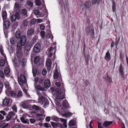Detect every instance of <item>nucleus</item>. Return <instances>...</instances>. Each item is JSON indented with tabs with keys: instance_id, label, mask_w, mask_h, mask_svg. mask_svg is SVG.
Listing matches in <instances>:
<instances>
[{
	"instance_id": "obj_41",
	"label": "nucleus",
	"mask_w": 128,
	"mask_h": 128,
	"mask_svg": "<svg viewBox=\"0 0 128 128\" xmlns=\"http://www.w3.org/2000/svg\"><path fill=\"white\" fill-rule=\"evenodd\" d=\"M51 124L52 125L53 127H57L58 126V124H57V123L54 122H51Z\"/></svg>"
},
{
	"instance_id": "obj_10",
	"label": "nucleus",
	"mask_w": 128,
	"mask_h": 128,
	"mask_svg": "<svg viewBox=\"0 0 128 128\" xmlns=\"http://www.w3.org/2000/svg\"><path fill=\"white\" fill-rule=\"evenodd\" d=\"M26 36L25 35H24L21 36L20 38V40L18 42H20L22 44V45L24 46L26 41Z\"/></svg>"
},
{
	"instance_id": "obj_15",
	"label": "nucleus",
	"mask_w": 128,
	"mask_h": 128,
	"mask_svg": "<svg viewBox=\"0 0 128 128\" xmlns=\"http://www.w3.org/2000/svg\"><path fill=\"white\" fill-rule=\"evenodd\" d=\"M34 13L35 15H38V16L39 17H43L44 16V14L42 12H41L40 13L39 11L37 10H34Z\"/></svg>"
},
{
	"instance_id": "obj_61",
	"label": "nucleus",
	"mask_w": 128,
	"mask_h": 128,
	"mask_svg": "<svg viewBox=\"0 0 128 128\" xmlns=\"http://www.w3.org/2000/svg\"><path fill=\"white\" fill-rule=\"evenodd\" d=\"M0 113L2 114L4 116L6 115V113L4 110H1L0 111Z\"/></svg>"
},
{
	"instance_id": "obj_5",
	"label": "nucleus",
	"mask_w": 128,
	"mask_h": 128,
	"mask_svg": "<svg viewBox=\"0 0 128 128\" xmlns=\"http://www.w3.org/2000/svg\"><path fill=\"white\" fill-rule=\"evenodd\" d=\"M56 52V47H54V48H53L51 46L48 49L47 52V54L48 57L51 58L53 54H55Z\"/></svg>"
},
{
	"instance_id": "obj_35",
	"label": "nucleus",
	"mask_w": 128,
	"mask_h": 128,
	"mask_svg": "<svg viewBox=\"0 0 128 128\" xmlns=\"http://www.w3.org/2000/svg\"><path fill=\"white\" fill-rule=\"evenodd\" d=\"M123 67L121 64L120 65V66L119 68V71L120 74L122 75H123Z\"/></svg>"
},
{
	"instance_id": "obj_47",
	"label": "nucleus",
	"mask_w": 128,
	"mask_h": 128,
	"mask_svg": "<svg viewBox=\"0 0 128 128\" xmlns=\"http://www.w3.org/2000/svg\"><path fill=\"white\" fill-rule=\"evenodd\" d=\"M36 22V20L34 18L31 20L30 23L31 24H35Z\"/></svg>"
},
{
	"instance_id": "obj_1",
	"label": "nucleus",
	"mask_w": 128,
	"mask_h": 128,
	"mask_svg": "<svg viewBox=\"0 0 128 128\" xmlns=\"http://www.w3.org/2000/svg\"><path fill=\"white\" fill-rule=\"evenodd\" d=\"M55 92V95L56 96V99L62 100L64 98V96L62 94V91L60 89H57Z\"/></svg>"
},
{
	"instance_id": "obj_18",
	"label": "nucleus",
	"mask_w": 128,
	"mask_h": 128,
	"mask_svg": "<svg viewBox=\"0 0 128 128\" xmlns=\"http://www.w3.org/2000/svg\"><path fill=\"white\" fill-rule=\"evenodd\" d=\"M104 58L108 62H109L110 60L111 55L109 52V50L106 53Z\"/></svg>"
},
{
	"instance_id": "obj_54",
	"label": "nucleus",
	"mask_w": 128,
	"mask_h": 128,
	"mask_svg": "<svg viewBox=\"0 0 128 128\" xmlns=\"http://www.w3.org/2000/svg\"><path fill=\"white\" fill-rule=\"evenodd\" d=\"M29 121L31 124H33L36 122L35 119L32 118H30L29 120Z\"/></svg>"
},
{
	"instance_id": "obj_17",
	"label": "nucleus",
	"mask_w": 128,
	"mask_h": 128,
	"mask_svg": "<svg viewBox=\"0 0 128 128\" xmlns=\"http://www.w3.org/2000/svg\"><path fill=\"white\" fill-rule=\"evenodd\" d=\"M50 86V81L48 79L44 80V86L45 88H48Z\"/></svg>"
},
{
	"instance_id": "obj_43",
	"label": "nucleus",
	"mask_w": 128,
	"mask_h": 128,
	"mask_svg": "<svg viewBox=\"0 0 128 128\" xmlns=\"http://www.w3.org/2000/svg\"><path fill=\"white\" fill-rule=\"evenodd\" d=\"M44 80V77H41L39 79H38L39 83L40 84H41V83H42Z\"/></svg>"
},
{
	"instance_id": "obj_19",
	"label": "nucleus",
	"mask_w": 128,
	"mask_h": 128,
	"mask_svg": "<svg viewBox=\"0 0 128 128\" xmlns=\"http://www.w3.org/2000/svg\"><path fill=\"white\" fill-rule=\"evenodd\" d=\"M34 33V30L32 28L28 29L27 32V35L28 36H30L33 35Z\"/></svg>"
},
{
	"instance_id": "obj_27",
	"label": "nucleus",
	"mask_w": 128,
	"mask_h": 128,
	"mask_svg": "<svg viewBox=\"0 0 128 128\" xmlns=\"http://www.w3.org/2000/svg\"><path fill=\"white\" fill-rule=\"evenodd\" d=\"M75 124V121L73 120H72L70 121L68 123V125L70 126H74Z\"/></svg>"
},
{
	"instance_id": "obj_21",
	"label": "nucleus",
	"mask_w": 128,
	"mask_h": 128,
	"mask_svg": "<svg viewBox=\"0 0 128 128\" xmlns=\"http://www.w3.org/2000/svg\"><path fill=\"white\" fill-rule=\"evenodd\" d=\"M15 36L17 39H20V33L19 30H17L15 33Z\"/></svg>"
},
{
	"instance_id": "obj_55",
	"label": "nucleus",
	"mask_w": 128,
	"mask_h": 128,
	"mask_svg": "<svg viewBox=\"0 0 128 128\" xmlns=\"http://www.w3.org/2000/svg\"><path fill=\"white\" fill-rule=\"evenodd\" d=\"M91 32L92 34V37L93 38L94 37V29H92L91 30Z\"/></svg>"
},
{
	"instance_id": "obj_4",
	"label": "nucleus",
	"mask_w": 128,
	"mask_h": 128,
	"mask_svg": "<svg viewBox=\"0 0 128 128\" xmlns=\"http://www.w3.org/2000/svg\"><path fill=\"white\" fill-rule=\"evenodd\" d=\"M37 94L39 98L38 99V102L40 103L41 104H43L44 102L45 101V98L41 94L40 92L38 91L37 92Z\"/></svg>"
},
{
	"instance_id": "obj_56",
	"label": "nucleus",
	"mask_w": 128,
	"mask_h": 128,
	"mask_svg": "<svg viewBox=\"0 0 128 128\" xmlns=\"http://www.w3.org/2000/svg\"><path fill=\"white\" fill-rule=\"evenodd\" d=\"M50 35L48 34H47L46 35L45 38H44L45 39H47L50 38Z\"/></svg>"
},
{
	"instance_id": "obj_8",
	"label": "nucleus",
	"mask_w": 128,
	"mask_h": 128,
	"mask_svg": "<svg viewBox=\"0 0 128 128\" xmlns=\"http://www.w3.org/2000/svg\"><path fill=\"white\" fill-rule=\"evenodd\" d=\"M15 115V114L13 112H10L6 116V118L5 120L6 121H9L12 120Z\"/></svg>"
},
{
	"instance_id": "obj_24",
	"label": "nucleus",
	"mask_w": 128,
	"mask_h": 128,
	"mask_svg": "<svg viewBox=\"0 0 128 128\" xmlns=\"http://www.w3.org/2000/svg\"><path fill=\"white\" fill-rule=\"evenodd\" d=\"M21 105L23 108L27 109L29 106V104H28L26 101L22 103Z\"/></svg>"
},
{
	"instance_id": "obj_51",
	"label": "nucleus",
	"mask_w": 128,
	"mask_h": 128,
	"mask_svg": "<svg viewBox=\"0 0 128 128\" xmlns=\"http://www.w3.org/2000/svg\"><path fill=\"white\" fill-rule=\"evenodd\" d=\"M47 73L46 70V69H44L42 70V74L44 76Z\"/></svg>"
},
{
	"instance_id": "obj_59",
	"label": "nucleus",
	"mask_w": 128,
	"mask_h": 128,
	"mask_svg": "<svg viewBox=\"0 0 128 128\" xmlns=\"http://www.w3.org/2000/svg\"><path fill=\"white\" fill-rule=\"evenodd\" d=\"M112 10L113 12H114L116 10V5H112Z\"/></svg>"
},
{
	"instance_id": "obj_2",
	"label": "nucleus",
	"mask_w": 128,
	"mask_h": 128,
	"mask_svg": "<svg viewBox=\"0 0 128 128\" xmlns=\"http://www.w3.org/2000/svg\"><path fill=\"white\" fill-rule=\"evenodd\" d=\"M18 80L19 84L22 86L24 84H26V78L23 74H21L20 76L18 77Z\"/></svg>"
},
{
	"instance_id": "obj_20",
	"label": "nucleus",
	"mask_w": 128,
	"mask_h": 128,
	"mask_svg": "<svg viewBox=\"0 0 128 128\" xmlns=\"http://www.w3.org/2000/svg\"><path fill=\"white\" fill-rule=\"evenodd\" d=\"M2 15L3 20H5L7 17V14L6 11L2 10Z\"/></svg>"
},
{
	"instance_id": "obj_25",
	"label": "nucleus",
	"mask_w": 128,
	"mask_h": 128,
	"mask_svg": "<svg viewBox=\"0 0 128 128\" xmlns=\"http://www.w3.org/2000/svg\"><path fill=\"white\" fill-rule=\"evenodd\" d=\"M59 74L57 70H55L53 76L55 79H57L59 77Z\"/></svg>"
},
{
	"instance_id": "obj_13",
	"label": "nucleus",
	"mask_w": 128,
	"mask_h": 128,
	"mask_svg": "<svg viewBox=\"0 0 128 128\" xmlns=\"http://www.w3.org/2000/svg\"><path fill=\"white\" fill-rule=\"evenodd\" d=\"M10 90H8L6 91V94H8L9 96L14 97L16 98V93L14 91H10Z\"/></svg>"
},
{
	"instance_id": "obj_38",
	"label": "nucleus",
	"mask_w": 128,
	"mask_h": 128,
	"mask_svg": "<svg viewBox=\"0 0 128 128\" xmlns=\"http://www.w3.org/2000/svg\"><path fill=\"white\" fill-rule=\"evenodd\" d=\"M27 4L29 8H31L32 6L33 3L30 1H28L27 2Z\"/></svg>"
},
{
	"instance_id": "obj_33",
	"label": "nucleus",
	"mask_w": 128,
	"mask_h": 128,
	"mask_svg": "<svg viewBox=\"0 0 128 128\" xmlns=\"http://www.w3.org/2000/svg\"><path fill=\"white\" fill-rule=\"evenodd\" d=\"M46 66L48 67H50L51 66V60L50 59L48 60L46 62Z\"/></svg>"
},
{
	"instance_id": "obj_32",
	"label": "nucleus",
	"mask_w": 128,
	"mask_h": 128,
	"mask_svg": "<svg viewBox=\"0 0 128 128\" xmlns=\"http://www.w3.org/2000/svg\"><path fill=\"white\" fill-rule=\"evenodd\" d=\"M27 10L25 9H23L22 10V14L26 16V17L28 16L27 15Z\"/></svg>"
},
{
	"instance_id": "obj_9",
	"label": "nucleus",
	"mask_w": 128,
	"mask_h": 128,
	"mask_svg": "<svg viewBox=\"0 0 128 128\" xmlns=\"http://www.w3.org/2000/svg\"><path fill=\"white\" fill-rule=\"evenodd\" d=\"M41 49L40 45L39 44H36L34 46L33 50L36 53H38L40 52Z\"/></svg>"
},
{
	"instance_id": "obj_3",
	"label": "nucleus",
	"mask_w": 128,
	"mask_h": 128,
	"mask_svg": "<svg viewBox=\"0 0 128 128\" xmlns=\"http://www.w3.org/2000/svg\"><path fill=\"white\" fill-rule=\"evenodd\" d=\"M20 14L16 12L15 14L12 15L10 18L11 21L12 22H14L16 20H19L20 18Z\"/></svg>"
},
{
	"instance_id": "obj_6",
	"label": "nucleus",
	"mask_w": 128,
	"mask_h": 128,
	"mask_svg": "<svg viewBox=\"0 0 128 128\" xmlns=\"http://www.w3.org/2000/svg\"><path fill=\"white\" fill-rule=\"evenodd\" d=\"M21 7V4L18 2H16L14 5V10L16 12L20 14V9Z\"/></svg>"
},
{
	"instance_id": "obj_57",
	"label": "nucleus",
	"mask_w": 128,
	"mask_h": 128,
	"mask_svg": "<svg viewBox=\"0 0 128 128\" xmlns=\"http://www.w3.org/2000/svg\"><path fill=\"white\" fill-rule=\"evenodd\" d=\"M32 72L34 76H35L36 75V70L34 69H33L32 70Z\"/></svg>"
},
{
	"instance_id": "obj_29",
	"label": "nucleus",
	"mask_w": 128,
	"mask_h": 128,
	"mask_svg": "<svg viewBox=\"0 0 128 128\" xmlns=\"http://www.w3.org/2000/svg\"><path fill=\"white\" fill-rule=\"evenodd\" d=\"M4 72L6 75H9L10 74V70L8 68H6L4 70Z\"/></svg>"
},
{
	"instance_id": "obj_62",
	"label": "nucleus",
	"mask_w": 128,
	"mask_h": 128,
	"mask_svg": "<svg viewBox=\"0 0 128 128\" xmlns=\"http://www.w3.org/2000/svg\"><path fill=\"white\" fill-rule=\"evenodd\" d=\"M38 78H34V85L35 84H36V83L38 82Z\"/></svg>"
},
{
	"instance_id": "obj_14",
	"label": "nucleus",
	"mask_w": 128,
	"mask_h": 128,
	"mask_svg": "<svg viewBox=\"0 0 128 128\" xmlns=\"http://www.w3.org/2000/svg\"><path fill=\"white\" fill-rule=\"evenodd\" d=\"M3 80L4 83L5 87L6 88V91H7L8 90H10L11 88L8 82L5 79H3Z\"/></svg>"
},
{
	"instance_id": "obj_26",
	"label": "nucleus",
	"mask_w": 128,
	"mask_h": 128,
	"mask_svg": "<svg viewBox=\"0 0 128 128\" xmlns=\"http://www.w3.org/2000/svg\"><path fill=\"white\" fill-rule=\"evenodd\" d=\"M112 123V121H106L104 122L103 124V126L105 127H106L110 125Z\"/></svg>"
},
{
	"instance_id": "obj_48",
	"label": "nucleus",
	"mask_w": 128,
	"mask_h": 128,
	"mask_svg": "<svg viewBox=\"0 0 128 128\" xmlns=\"http://www.w3.org/2000/svg\"><path fill=\"white\" fill-rule=\"evenodd\" d=\"M40 35L42 37L44 38H45V33L44 31H42L40 32Z\"/></svg>"
},
{
	"instance_id": "obj_12",
	"label": "nucleus",
	"mask_w": 128,
	"mask_h": 128,
	"mask_svg": "<svg viewBox=\"0 0 128 128\" xmlns=\"http://www.w3.org/2000/svg\"><path fill=\"white\" fill-rule=\"evenodd\" d=\"M2 104L4 106L7 107H10L11 106V103L10 102L9 100L6 98L4 100L2 101Z\"/></svg>"
},
{
	"instance_id": "obj_45",
	"label": "nucleus",
	"mask_w": 128,
	"mask_h": 128,
	"mask_svg": "<svg viewBox=\"0 0 128 128\" xmlns=\"http://www.w3.org/2000/svg\"><path fill=\"white\" fill-rule=\"evenodd\" d=\"M20 119L22 122L25 124L27 123L28 121L25 120L23 117H22L20 118Z\"/></svg>"
},
{
	"instance_id": "obj_53",
	"label": "nucleus",
	"mask_w": 128,
	"mask_h": 128,
	"mask_svg": "<svg viewBox=\"0 0 128 128\" xmlns=\"http://www.w3.org/2000/svg\"><path fill=\"white\" fill-rule=\"evenodd\" d=\"M4 73L2 70H0V76L1 77L4 79Z\"/></svg>"
},
{
	"instance_id": "obj_36",
	"label": "nucleus",
	"mask_w": 128,
	"mask_h": 128,
	"mask_svg": "<svg viewBox=\"0 0 128 128\" xmlns=\"http://www.w3.org/2000/svg\"><path fill=\"white\" fill-rule=\"evenodd\" d=\"M40 57L38 56H36L34 59V63L36 64L38 63V62L39 60Z\"/></svg>"
},
{
	"instance_id": "obj_49",
	"label": "nucleus",
	"mask_w": 128,
	"mask_h": 128,
	"mask_svg": "<svg viewBox=\"0 0 128 128\" xmlns=\"http://www.w3.org/2000/svg\"><path fill=\"white\" fill-rule=\"evenodd\" d=\"M65 116L67 117H69L72 115V114L70 112L66 113L65 114Z\"/></svg>"
},
{
	"instance_id": "obj_37",
	"label": "nucleus",
	"mask_w": 128,
	"mask_h": 128,
	"mask_svg": "<svg viewBox=\"0 0 128 128\" xmlns=\"http://www.w3.org/2000/svg\"><path fill=\"white\" fill-rule=\"evenodd\" d=\"M26 60L25 58H24L22 61L21 64L23 66H24L26 65Z\"/></svg>"
},
{
	"instance_id": "obj_7",
	"label": "nucleus",
	"mask_w": 128,
	"mask_h": 128,
	"mask_svg": "<svg viewBox=\"0 0 128 128\" xmlns=\"http://www.w3.org/2000/svg\"><path fill=\"white\" fill-rule=\"evenodd\" d=\"M59 4L62 9L64 8L65 10L68 9L67 5L66 3H65L62 0H58Z\"/></svg>"
},
{
	"instance_id": "obj_64",
	"label": "nucleus",
	"mask_w": 128,
	"mask_h": 128,
	"mask_svg": "<svg viewBox=\"0 0 128 128\" xmlns=\"http://www.w3.org/2000/svg\"><path fill=\"white\" fill-rule=\"evenodd\" d=\"M40 29L42 30H44L45 28V27L44 26L42 25H41L40 26Z\"/></svg>"
},
{
	"instance_id": "obj_40",
	"label": "nucleus",
	"mask_w": 128,
	"mask_h": 128,
	"mask_svg": "<svg viewBox=\"0 0 128 128\" xmlns=\"http://www.w3.org/2000/svg\"><path fill=\"white\" fill-rule=\"evenodd\" d=\"M5 64L4 61L2 60H0V66L1 67H3Z\"/></svg>"
},
{
	"instance_id": "obj_60",
	"label": "nucleus",
	"mask_w": 128,
	"mask_h": 128,
	"mask_svg": "<svg viewBox=\"0 0 128 128\" xmlns=\"http://www.w3.org/2000/svg\"><path fill=\"white\" fill-rule=\"evenodd\" d=\"M55 84L58 87H60L61 85V84L60 82H56Z\"/></svg>"
},
{
	"instance_id": "obj_28",
	"label": "nucleus",
	"mask_w": 128,
	"mask_h": 128,
	"mask_svg": "<svg viewBox=\"0 0 128 128\" xmlns=\"http://www.w3.org/2000/svg\"><path fill=\"white\" fill-rule=\"evenodd\" d=\"M0 52L1 54L5 58L6 56L5 54L4 53V50L2 46H0Z\"/></svg>"
},
{
	"instance_id": "obj_39",
	"label": "nucleus",
	"mask_w": 128,
	"mask_h": 128,
	"mask_svg": "<svg viewBox=\"0 0 128 128\" xmlns=\"http://www.w3.org/2000/svg\"><path fill=\"white\" fill-rule=\"evenodd\" d=\"M22 96V92L21 91H18L17 94H16V97H20Z\"/></svg>"
},
{
	"instance_id": "obj_16",
	"label": "nucleus",
	"mask_w": 128,
	"mask_h": 128,
	"mask_svg": "<svg viewBox=\"0 0 128 128\" xmlns=\"http://www.w3.org/2000/svg\"><path fill=\"white\" fill-rule=\"evenodd\" d=\"M3 24V28L6 29H7L10 26V22L8 20H4Z\"/></svg>"
},
{
	"instance_id": "obj_30",
	"label": "nucleus",
	"mask_w": 128,
	"mask_h": 128,
	"mask_svg": "<svg viewBox=\"0 0 128 128\" xmlns=\"http://www.w3.org/2000/svg\"><path fill=\"white\" fill-rule=\"evenodd\" d=\"M23 46L22 45V44L20 42H18L17 44V47L18 50H20L22 48V46Z\"/></svg>"
},
{
	"instance_id": "obj_44",
	"label": "nucleus",
	"mask_w": 128,
	"mask_h": 128,
	"mask_svg": "<svg viewBox=\"0 0 128 128\" xmlns=\"http://www.w3.org/2000/svg\"><path fill=\"white\" fill-rule=\"evenodd\" d=\"M28 22L27 20H26L24 21L23 24L25 27H27Z\"/></svg>"
},
{
	"instance_id": "obj_42",
	"label": "nucleus",
	"mask_w": 128,
	"mask_h": 128,
	"mask_svg": "<svg viewBox=\"0 0 128 128\" xmlns=\"http://www.w3.org/2000/svg\"><path fill=\"white\" fill-rule=\"evenodd\" d=\"M35 2L38 6H40L41 4V2L39 0H35Z\"/></svg>"
},
{
	"instance_id": "obj_50",
	"label": "nucleus",
	"mask_w": 128,
	"mask_h": 128,
	"mask_svg": "<svg viewBox=\"0 0 128 128\" xmlns=\"http://www.w3.org/2000/svg\"><path fill=\"white\" fill-rule=\"evenodd\" d=\"M44 126L47 128L51 127L50 124L48 123H45L44 124Z\"/></svg>"
},
{
	"instance_id": "obj_58",
	"label": "nucleus",
	"mask_w": 128,
	"mask_h": 128,
	"mask_svg": "<svg viewBox=\"0 0 128 128\" xmlns=\"http://www.w3.org/2000/svg\"><path fill=\"white\" fill-rule=\"evenodd\" d=\"M106 79L108 81L110 82H111L112 81V79L108 76V74L107 75V76L106 77Z\"/></svg>"
},
{
	"instance_id": "obj_52",
	"label": "nucleus",
	"mask_w": 128,
	"mask_h": 128,
	"mask_svg": "<svg viewBox=\"0 0 128 128\" xmlns=\"http://www.w3.org/2000/svg\"><path fill=\"white\" fill-rule=\"evenodd\" d=\"M12 109L15 112H17V108L16 106V105H14L13 106Z\"/></svg>"
},
{
	"instance_id": "obj_46",
	"label": "nucleus",
	"mask_w": 128,
	"mask_h": 128,
	"mask_svg": "<svg viewBox=\"0 0 128 128\" xmlns=\"http://www.w3.org/2000/svg\"><path fill=\"white\" fill-rule=\"evenodd\" d=\"M15 39L14 38H10V43L12 44H14L15 43Z\"/></svg>"
},
{
	"instance_id": "obj_11",
	"label": "nucleus",
	"mask_w": 128,
	"mask_h": 128,
	"mask_svg": "<svg viewBox=\"0 0 128 128\" xmlns=\"http://www.w3.org/2000/svg\"><path fill=\"white\" fill-rule=\"evenodd\" d=\"M91 5L90 2L89 1L86 2L84 4H82L81 5V7L82 8L86 9L90 7Z\"/></svg>"
},
{
	"instance_id": "obj_23",
	"label": "nucleus",
	"mask_w": 128,
	"mask_h": 128,
	"mask_svg": "<svg viewBox=\"0 0 128 128\" xmlns=\"http://www.w3.org/2000/svg\"><path fill=\"white\" fill-rule=\"evenodd\" d=\"M32 108L33 109L38 110L40 112L41 111V113H44V111L42 110V109L39 108L37 106L34 105L33 106Z\"/></svg>"
},
{
	"instance_id": "obj_22",
	"label": "nucleus",
	"mask_w": 128,
	"mask_h": 128,
	"mask_svg": "<svg viewBox=\"0 0 128 128\" xmlns=\"http://www.w3.org/2000/svg\"><path fill=\"white\" fill-rule=\"evenodd\" d=\"M36 89L38 91H44L45 89L43 87L41 86L40 85H36V84L34 85Z\"/></svg>"
},
{
	"instance_id": "obj_34",
	"label": "nucleus",
	"mask_w": 128,
	"mask_h": 128,
	"mask_svg": "<svg viewBox=\"0 0 128 128\" xmlns=\"http://www.w3.org/2000/svg\"><path fill=\"white\" fill-rule=\"evenodd\" d=\"M22 52L21 50H17L16 56L18 58H20L22 55Z\"/></svg>"
},
{
	"instance_id": "obj_63",
	"label": "nucleus",
	"mask_w": 128,
	"mask_h": 128,
	"mask_svg": "<svg viewBox=\"0 0 128 128\" xmlns=\"http://www.w3.org/2000/svg\"><path fill=\"white\" fill-rule=\"evenodd\" d=\"M36 22L37 23H40L42 22V20L41 19L38 18L36 20Z\"/></svg>"
},
{
	"instance_id": "obj_31",
	"label": "nucleus",
	"mask_w": 128,
	"mask_h": 128,
	"mask_svg": "<svg viewBox=\"0 0 128 128\" xmlns=\"http://www.w3.org/2000/svg\"><path fill=\"white\" fill-rule=\"evenodd\" d=\"M51 119L55 121H57L59 120V118L57 116L54 115L52 116L51 117Z\"/></svg>"
}]
</instances>
